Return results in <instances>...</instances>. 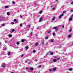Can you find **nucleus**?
<instances>
[{
  "label": "nucleus",
  "instance_id": "nucleus-31",
  "mask_svg": "<svg viewBox=\"0 0 73 73\" xmlns=\"http://www.w3.org/2000/svg\"><path fill=\"white\" fill-rule=\"evenodd\" d=\"M5 8H8V6H5Z\"/></svg>",
  "mask_w": 73,
  "mask_h": 73
},
{
  "label": "nucleus",
  "instance_id": "nucleus-53",
  "mask_svg": "<svg viewBox=\"0 0 73 73\" xmlns=\"http://www.w3.org/2000/svg\"><path fill=\"white\" fill-rule=\"evenodd\" d=\"M71 17H73V15H72Z\"/></svg>",
  "mask_w": 73,
  "mask_h": 73
},
{
  "label": "nucleus",
  "instance_id": "nucleus-33",
  "mask_svg": "<svg viewBox=\"0 0 73 73\" xmlns=\"http://www.w3.org/2000/svg\"><path fill=\"white\" fill-rule=\"evenodd\" d=\"M13 4H16V3L15 2H13Z\"/></svg>",
  "mask_w": 73,
  "mask_h": 73
},
{
  "label": "nucleus",
  "instance_id": "nucleus-56",
  "mask_svg": "<svg viewBox=\"0 0 73 73\" xmlns=\"http://www.w3.org/2000/svg\"><path fill=\"white\" fill-rule=\"evenodd\" d=\"M30 63H31V62H29V63L28 64H30Z\"/></svg>",
  "mask_w": 73,
  "mask_h": 73
},
{
  "label": "nucleus",
  "instance_id": "nucleus-1",
  "mask_svg": "<svg viewBox=\"0 0 73 73\" xmlns=\"http://www.w3.org/2000/svg\"><path fill=\"white\" fill-rule=\"evenodd\" d=\"M1 67H3L4 68L5 67V64L4 63H3L2 64Z\"/></svg>",
  "mask_w": 73,
  "mask_h": 73
},
{
  "label": "nucleus",
  "instance_id": "nucleus-46",
  "mask_svg": "<svg viewBox=\"0 0 73 73\" xmlns=\"http://www.w3.org/2000/svg\"><path fill=\"white\" fill-rule=\"evenodd\" d=\"M66 12L65 11H64L63 12V13H65Z\"/></svg>",
  "mask_w": 73,
  "mask_h": 73
},
{
  "label": "nucleus",
  "instance_id": "nucleus-29",
  "mask_svg": "<svg viewBox=\"0 0 73 73\" xmlns=\"http://www.w3.org/2000/svg\"><path fill=\"white\" fill-rule=\"evenodd\" d=\"M14 21H15V22H16V21H17V20H16V19H15L14 20Z\"/></svg>",
  "mask_w": 73,
  "mask_h": 73
},
{
  "label": "nucleus",
  "instance_id": "nucleus-2",
  "mask_svg": "<svg viewBox=\"0 0 73 73\" xmlns=\"http://www.w3.org/2000/svg\"><path fill=\"white\" fill-rule=\"evenodd\" d=\"M49 41L51 42H54V39L52 38L49 40Z\"/></svg>",
  "mask_w": 73,
  "mask_h": 73
},
{
  "label": "nucleus",
  "instance_id": "nucleus-62",
  "mask_svg": "<svg viewBox=\"0 0 73 73\" xmlns=\"http://www.w3.org/2000/svg\"><path fill=\"white\" fill-rule=\"evenodd\" d=\"M5 43H7L5 41Z\"/></svg>",
  "mask_w": 73,
  "mask_h": 73
},
{
  "label": "nucleus",
  "instance_id": "nucleus-18",
  "mask_svg": "<svg viewBox=\"0 0 73 73\" xmlns=\"http://www.w3.org/2000/svg\"><path fill=\"white\" fill-rule=\"evenodd\" d=\"M68 37L69 38H70V37H72V35H68Z\"/></svg>",
  "mask_w": 73,
  "mask_h": 73
},
{
  "label": "nucleus",
  "instance_id": "nucleus-49",
  "mask_svg": "<svg viewBox=\"0 0 73 73\" xmlns=\"http://www.w3.org/2000/svg\"><path fill=\"white\" fill-rule=\"evenodd\" d=\"M54 57L55 58H56V57H57V56H55Z\"/></svg>",
  "mask_w": 73,
  "mask_h": 73
},
{
  "label": "nucleus",
  "instance_id": "nucleus-32",
  "mask_svg": "<svg viewBox=\"0 0 73 73\" xmlns=\"http://www.w3.org/2000/svg\"><path fill=\"white\" fill-rule=\"evenodd\" d=\"M42 66H41V65H40V66H38V67H39V68H41Z\"/></svg>",
  "mask_w": 73,
  "mask_h": 73
},
{
  "label": "nucleus",
  "instance_id": "nucleus-51",
  "mask_svg": "<svg viewBox=\"0 0 73 73\" xmlns=\"http://www.w3.org/2000/svg\"><path fill=\"white\" fill-rule=\"evenodd\" d=\"M72 4H73V2H72V3H71Z\"/></svg>",
  "mask_w": 73,
  "mask_h": 73
},
{
  "label": "nucleus",
  "instance_id": "nucleus-44",
  "mask_svg": "<svg viewBox=\"0 0 73 73\" xmlns=\"http://www.w3.org/2000/svg\"><path fill=\"white\" fill-rule=\"evenodd\" d=\"M24 55L23 54H22V55H21V57H23V56H24Z\"/></svg>",
  "mask_w": 73,
  "mask_h": 73
},
{
  "label": "nucleus",
  "instance_id": "nucleus-37",
  "mask_svg": "<svg viewBox=\"0 0 73 73\" xmlns=\"http://www.w3.org/2000/svg\"><path fill=\"white\" fill-rule=\"evenodd\" d=\"M60 59V57H59L57 59L58 60H59Z\"/></svg>",
  "mask_w": 73,
  "mask_h": 73
},
{
  "label": "nucleus",
  "instance_id": "nucleus-30",
  "mask_svg": "<svg viewBox=\"0 0 73 73\" xmlns=\"http://www.w3.org/2000/svg\"><path fill=\"white\" fill-rule=\"evenodd\" d=\"M25 48H26V49H29V47H28V46H27Z\"/></svg>",
  "mask_w": 73,
  "mask_h": 73
},
{
  "label": "nucleus",
  "instance_id": "nucleus-23",
  "mask_svg": "<svg viewBox=\"0 0 73 73\" xmlns=\"http://www.w3.org/2000/svg\"><path fill=\"white\" fill-rule=\"evenodd\" d=\"M30 70H33V68H30Z\"/></svg>",
  "mask_w": 73,
  "mask_h": 73
},
{
  "label": "nucleus",
  "instance_id": "nucleus-43",
  "mask_svg": "<svg viewBox=\"0 0 73 73\" xmlns=\"http://www.w3.org/2000/svg\"><path fill=\"white\" fill-rule=\"evenodd\" d=\"M49 72H51V71H52V70L51 69H50L49 70Z\"/></svg>",
  "mask_w": 73,
  "mask_h": 73
},
{
  "label": "nucleus",
  "instance_id": "nucleus-10",
  "mask_svg": "<svg viewBox=\"0 0 73 73\" xmlns=\"http://www.w3.org/2000/svg\"><path fill=\"white\" fill-rule=\"evenodd\" d=\"M48 38H49V37L48 36H46L45 37V39H46V40H47V39H48Z\"/></svg>",
  "mask_w": 73,
  "mask_h": 73
},
{
  "label": "nucleus",
  "instance_id": "nucleus-16",
  "mask_svg": "<svg viewBox=\"0 0 73 73\" xmlns=\"http://www.w3.org/2000/svg\"><path fill=\"white\" fill-rule=\"evenodd\" d=\"M38 45V43H36L35 44V45L36 46H37V45Z\"/></svg>",
  "mask_w": 73,
  "mask_h": 73
},
{
  "label": "nucleus",
  "instance_id": "nucleus-41",
  "mask_svg": "<svg viewBox=\"0 0 73 73\" xmlns=\"http://www.w3.org/2000/svg\"><path fill=\"white\" fill-rule=\"evenodd\" d=\"M53 36H54V35H55V33H53Z\"/></svg>",
  "mask_w": 73,
  "mask_h": 73
},
{
  "label": "nucleus",
  "instance_id": "nucleus-19",
  "mask_svg": "<svg viewBox=\"0 0 73 73\" xmlns=\"http://www.w3.org/2000/svg\"><path fill=\"white\" fill-rule=\"evenodd\" d=\"M12 32H15V29H13L11 30Z\"/></svg>",
  "mask_w": 73,
  "mask_h": 73
},
{
  "label": "nucleus",
  "instance_id": "nucleus-15",
  "mask_svg": "<svg viewBox=\"0 0 73 73\" xmlns=\"http://www.w3.org/2000/svg\"><path fill=\"white\" fill-rule=\"evenodd\" d=\"M73 69L72 68H70L69 69V70H70V71H71V70H72Z\"/></svg>",
  "mask_w": 73,
  "mask_h": 73
},
{
  "label": "nucleus",
  "instance_id": "nucleus-42",
  "mask_svg": "<svg viewBox=\"0 0 73 73\" xmlns=\"http://www.w3.org/2000/svg\"><path fill=\"white\" fill-rule=\"evenodd\" d=\"M70 12H73V10H70Z\"/></svg>",
  "mask_w": 73,
  "mask_h": 73
},
{
  "label": "nucleus",
  "instance_id": "nucleus-26",
  "mask_svg": "<svg viewBox=\"0 0 73 73\" xmlns=\"http://www.w3.org/2000/svg\"><path fill=\"white\" fill-rule=\"evenodd\" d=\"M10 54H11V52H9L8 53V55L9 56V55H10Z\"/></svg>",
  "mask_w": 73,
  "mask_h": 73
},
{
  "label": "nucleus",
  "instance_id": "nucleus-17",
  "mask_svg": "<svg viewBox=\"0 0 73 73\" xmlns=\"http://www.w3.org/2000/svg\"><path fill=\"white\" fill-rule=\"evenodd\" d=\"M12 36V35H9V37H11Z\"/></svg>",
  "mask_w": 73,
  "mask_h": 73
},
{
  "label": "nucleus",
  "instance_id": "nucleus-6",
  "mask_svg": "<svg viewBox=\"0 0 73 73\" xmlns=\"http://www.w3.org/2000/svg\"><path fill=\"white\" fill-rule=\"evenodd\" d=\"M42 18L41 17L39 20V22H41L42 21Z\"/></svg>",
  "mask_w": 73,
  "mask_h": 73
},
{
  "label": "nucleus",
  "instance_id": "nucleus-59",
  "mask_svg": "<svg viewBox=\"0 0 73 73\" xmlns=\"http://www.w3.org/2000/svg\"><path fill=\"white\" fill-rule=\"evenodd\" d=\"M1 44V43H0V44Z\"/></svg>",
  "mask_w": 73,
  "mask_h": 73
},
{
  "label": "nucleus",
  "instance_id": "nucleus-57",
  "mask_svg": "<svg viewBox=\"0 0 73 73\" xmlns=\"http://www.w3.org/2000/svg\"><path fill=\"white\" fill-rule=\"evenodd\" d=\"M58 1V0H56V1Z\"/></svg>",
  "mask_w": 73,
  "mask_h": 73
},
{
  "label": "nucleus",
  "instance_id": "nucleus-35",
  "mask_svg": "<svg viewBox=\"0 0 73 73\" xmlns=\"http://www.w3.org/2000/svg\"><path fill=\"white\" fill-rule=\"evenodd\" d=\"M14 24V23L13 22H12L11 23V24Z\"/></svg>",
  "mask_w": 73,
  "mask_h": 73
},
{
  "label": "nucleus",
  "instance_id": "nucleus-21",
  "mask_svg": "<svg viewBox=\"0 0 73 73\" xmlns=\"http://www.w3.org/2000/svg\"><path fill=\"white\" fill-rule=\"evenodd\" d=\"M19 44H20V42H17V45H19Z\"/></svg>",
  "mask_w": 73,
  "mask_h": 73
},
{
  "label": "nucleus",
  "instance_id": "nucleus-5",
  "mask_svg": "<svg viewBox=\"0 0 73 73\" xmlns=\"http://www.w3.org/2000/svg\"><path fill=\"white\" fill-rule=\"evenodd\" d=\"M5 17H2V20H5Z\"/></svg>",
  "mask_w": 73,
  "mask_h": 73
},
{
  "label": "nucleus",
  "instance_id": "nucleus-27",
  "mask_svg": "<svg viewBox=\"0 0 73 73\" xmlns=\"http://www.w3.org/2000/svg\"><path fill=\"white\" fill-rule=\"evenodd\" d=\"M44 41L42 42V45H44Z\"/></svg>",
  "mask_w": 73,
  "mask_h": 73
},
{
  "label": "nucleus",
  "instance_id": "nucleus-20",
  "mask_svg": "<svg viewBox=\"0 0 73 73\" xmlns=\"http://www.w3.org/2000/svg\"><path fill=\"white\" fill-rule=\"evenodd\" d=\"M28 26V28H30V27H31V26H30V25H27Z\"/></svg>",
  "mask_w": 73,
  "mask_h": 73
},
{
  "label": "nucleus",
  "instance_id": "nucleus-24",
  "mask_svg": "<svg viewBox=\"0 0 73 73\" xmlns=\"http://www.w3.org/2000/svg\"><path fill=\"white\" fill-rule=\"evenodd\" d=\"M3 50H7V48H5H5H3Z\"/></svg>",
  "mask_w": 73,
  "mask_h": 73
},
{
  "label": "nucleus",
  "instance_id": "nucleus-38",
  "mask_svg": "<svg viewBox=\"0 0 73 73\" xmlns=\"http://www.w3.org/2000/svg\"><path fill=\"white\" fill-rule=\"evenodd\" d=\"M56 9V8H55V7H53V8H52V10H54V9Z\"/></svg>",
  "mask_w": 73,
  "mask_h": 73
},
{
  "label": "nucleus",
  "instance_id": "nucleus-4",
  "mask_svg": "<svg viewBox=\"0 0 73 73\" xmlns=\"http://www.w3.org/2000/svg\"><path fill=\"white\" fill-rule=\"evenodd\" d=\"M64 16V14H61V15H60L59 16V19H61V17H62V16Z\"/></svg>",
  "mask_w": 73,
  "mask_h": 73
},
{
  "label": "nucleus",
  "instance_id": "nucleus-9",
  "mask_svg": "<svg viewBox=\"0 0 73 73\" xmlns=\"http://www.w3.org/2000/svg\"><path fill=\"white\" fill-rule=\"evenodd\" d=\"M56 61H57V60L56 59H54L53 62H56Z\"/></svg>",
  "mask_w": 73,
  "mask_h": 73
},
{
  "label": "nucleus",
  "instance_id": "nucleus-50",
  "mask_svg": "<svg viewBox=\"0 0 73 73\" xmlns=\"http://www.w3.org/2000/svg\"><path fill=\"white\" fill-rule=\"evenodd\" d=\"M36 61H37V59H36L35 60Z\"/></svg>",
  "mask_w": 73,
  "mask_h": 73
},
{
  "label": "nucleus",
  "instance_id": "nucleus-25",
  "mask_svg": "<svg viewBox=\"0 0 73 73\" xmlns=\"http://www.w3.org/2000/svg\"><path fill=\"white\" fill-rule=\"evenodd\" d=\"M50 32H51V31H48V33H50Z\"/></svg>",
  "mask_w": 73,
  "mask_h": 73
},
{
  "label": "nucleus",
  "instance_id": "nucleus-22",
  "mask_svg": "<svg viewBox=\"0 0 73 73\" xmlns=\"http://www.w3.org/2000/svg\"><path fill=\"white\" fill-rule=\"evenodd\" d=\"M72 31V29H70L69 31V32H71Z\"/></svg>",
  "mask_w": 73,
  "mask_h": 73
},
{
  "label": "nucleus",
  "instance_id": "nucleus-61",
  "mask_svg": "<svg viewBox=\"0 0 73 73\" xmlns=\"http://www.w3.org/2000/svg\"><path fill=\"white\" fill-rule=\"evenodd\" d=\"M44 62H46V61H44Z\"/></svg>",
  "mask_w": 73,
  "mask_h": 73
},
{
  "label": "nucleus",
  "instance_id": "nucleus-36",
  "mask_svg": "<svg viewBox=\"0 0 73 73\" xmlns=\"http://www.w3.org/2000/svg\"><path fill=\"white\" fill-rule=\"evenodd\" d=\"M22 25H23V24L22 23L20 25V27H21Z\"/></svg>",
  "mask_w": 73,
  "mask_h": 73
},
{
  "label": "nucleus",
  "instance_id": "nucleus-58",
  "mask_svg": "<svg viewBox=\"0 0 73 73\" xmlns=\"http://www.w3.org/2000/svg\"><path fill=\"white\" fill-rule=\"evenodd\" d=\"M28 68H26V69H28Z\"/></svg>",
  "mask_w": 73,
  "mask_h": 73
},
{
  "label": "nucleus",
  "instance_id": "nucleus-34",
  "mask_svg": "<svg viewBox=\"0 0 73 73\" xmlns=\"http://www.w3.org/2000/svg\"><path fill=\"white\" fill-rule=\"evenodd\" d=\"M35 52H36V50H33V53H35Z\"/></svg>",
  "mask_w": 73,
  "mask_h": 73
},
{
  "label": "nucleus",
  "instance_id": "nucleus-54",
  "mask_svg": "<svg viewBox=\"0 0 73 73\" xmlns=\"http://www.w3.org/2000/svg\"><path fill=\"white\" fill-rule=\"evenodd\" d=\"M11 73H14V72H11Z\"/></svg>",
  "mask_w": 73,
  "mask_h": 73
},
{
  "label": "nucleus",
  "instance_id": "nucleus-47",
  "mask_svg": "<svg viewBox=\"0 0 73 73\" xmlns=\"http://www.w3.org/2000/svg\"><path fill=\"white\" fill-rule=\"evenodd\" d=\"M20 16L21 17V18H22V16H21V15H20Z\"/></svg>",
  "mask_w": 73,
  "mask_h": 73
},
{
  "label": "nucleus",
  "instance_id": "nucleus-64",
  "mask_svg": "<svg viewBox=\"0 0 73 73\" xmlns=\"http://www.w3.org/2000/svg\"><path fill=\"white\" fill-rule=\"evenodd\" d=\"M72 43H73V42H72Z\"/></svg>",
  "mask_w": 73,
  "mask_h": 73
},
{
  "label": "nucleus",
  "instance_id": "nucleus-55",
  "mask_svg": "<svg viewBox=\"0 0 73 73\" xmlns=\"http://www.w3.org/2000/svg\"><path fill=\"white\" fill-rule=\"evenodd\" d=\"M25 62L26 63L27 62V61H25Z\"/></svg>",
  "mask_w": 73,
  "mask_h": 73
},
{
  "label": "nucleus",
  "instance_id": "nucleus-52",
  "mask_svg": "<svg viewBox=\"0 0 73 73\" xmlns=\"http://www.w3.org/2000/svg\"><path fill=\"white\" fill-rule=\"evenodd\" d=\"M46 55H48V53H47V54H46Z\"/></svg>",
  "mask_w": 73,
  "mask_h": 73
},
{
  "label": "nucleus",
  "instance_id": "nucleus-63",
  "mask_svg": "<svg viewBox=\"0 0 73 73\" xmlns=\"http://www.w3.org/2000/svg\"><path fill=\"white\" fill-rule=\"evenodd\" d=\"M5 43H7L5 41Z\"/></svg>",
  "mask_w": 73,
  "mask_h": 73
},
{
  "label": "nucleus",
  "instance_id": "nucleus-13",
  "mask_svg": "<svg viewBox=\"0 0 73 73\" xmlns=\"http://www.w3.org/2000/svg\"><path fill=\"white\" fill-rule=\"evenodd\" d=\"M55 19H56L55 18V17H54L52 19V21H54V20H55Z\"/></svg>",
  "mask_w": 73,
  "mask_h": 73
},
{
  "label": "nucleus",
  "instance_id": "nucleus-48",
  "mask_svg": "<svg viewBox=\"0 0 73 73\" xmlns=\"http://www.w3.org/2000/svg\"><path fill=\"white\" fill-rule=\"evenodd\" d=\"M31 36H32V32H31Z\"/></svg>",
  "mask_w": 73,
  "mask_h": 73
},
{
  "label": "nucleus",
  "instance_id": "nucleus-3",
  "mask_svg": "<svg viewBox=\"0 0 73 73\" xmlns=\"http://www.w3.org/2000/svg\"><path fill=\"white\" fill-rule=\"evenodd\" d=\"M53 29H55V31H58V29H57V27H56L53 28Z\"/></svg>",
  "mask_w": 73,
  "mask_h": 73
},
{
  "label": "nucleus",
  "instance_id": "nucleus-40",
  "mask_svg": "<svg viewBox=\"0 0 73 73\" xmlns=\"http://www.w3.org/2000/svg\"><path fill=\"white\" fill-rule=\"evenodd\" d=\"M5 25V24H3L2 25V26H4Z\"/></svg>",
  "mask_w": 73,
  "mask_h": 73
},
{
  "label": "nucleus",
  "instance_id": "nucleus-39",
  "mask_svg": "<svg viewBox=\"0 0 73 73\" xmlns=\"http://www.w3.org/2000/svg\"><path fill=\"white\" fill-rule=\"evenodd\" d=\"M39 13L40 14L42 13V11H40L39 12Z\"/></svg>",
  "mask_w": 73,
  "mask_h": 73
},
{
  "label": "nucleus",
  "instance_id": "nucleus-8",
  "mask_svg": "<svg viewBox=\"0 0 73 73\" xmlns=\"http://www.w3.org/2000/svg\"><path fill=\"white\" fill-rule=\"evenodd\" d=\"M25 41V39H22L21 40L22 42H24Z\"/></svg>",
  "mask_w": 73,
  "mask_h": 73
},
{
  "label": "nucleus",
  "instance_id": "nucleus-14",
  "mask_svg": "<svg viewBox=\"0 0 73 73\" xmlns=\"http://www.w3.org/2000/svg\"><path fill=\"white\" fill-rule=\"evenodd\" d=\"M53 52H51L50 53V55H53Z\"/></svg>",
  "mask_w": 73,
  "mask_h": 73
},
{
  "label": "nucleus",
  "instance_id": "nucleus-60",
  "mask_svg": "<svg viewBox=\"0 0 73 73\" xmlns=\"http://www.w3.org/2000/svg\"><path fill=\"white\" fill-rule=\"evenodd\" d=\"M10 32H11V33H12V31H11Z\"/></svg>",
  "mask_w": 73,
  "mask_h": 73
},
{
  "label": "nucleus",
  "instance_id": "nucleus-28",
  "mask_svg": "<svg viewBox=\"0 0 73 73\" xmlns=\"http://www.w3.org/2000/svg\"><path fill=\"white\" fill-rule=\"evenodd\" d=\"M69 20H72V18L71 17L69 19Z\"/></svg>",
  "mask_w": 73,
  "mask_h": 73
},
{
  "label": "nucleus",
  "instance_id": "nucleus-45",
  "mask_svg": "<svg viewBox=\"0 0 73 73\" xmlns=\"http://www.w3.org/2000/svg\"><path fill=\"white\" fill-rule=\"evenodd\" d=\"M62 27L63 28H64V25L62 26Z\"/></svg>",
  "mask_w": 73,
  "mask_h": 73
},
{
  "label": "nucleus",
  "instance_id": "nucleus-7",
  "mask_svg": "<svg viewBox=\"0 0 73 73\" xmlns=\"http://www.w3.org/2000/svg\"><path fill=\"white\" fill-rule=\"evenodd\" d=\"M7 15L8 16H9V15H10V13L9 12H8L7 13Z\"/></svg>",
  "mask_w": 73,
  "mask_h": 73
},
{
  "label": "nucleus",
  "instance_id": "nucleus-11",
  "mask_svg": "<svg viewBox=\"0 0 73 73\" xmlns=\"http://www.w3.org/2000/svg\"><path fill=\"white\" fill-rule=\"evenodd\" d=\"M56 70V68H53V70L54 71H55V70Z\"/></svg>",
  "mask_w": 73,
  "mask_h": 73
},
{
  "label": "nucleus",
  "instance_id": "nucleus-12",
  "mask_svg": "<svg viewBox=\"0 0 73 73\" xmlns=\"http://www.w3.org/2000/svg\"><path fill=\"white\" fill-rule=\"evenodd\" d=\"M0 21H2V16H0Z\"/></svg>",
  "mask_w": 73,
  "mask_h": 73
}]
</instances>
